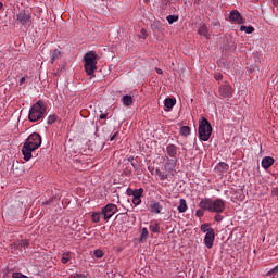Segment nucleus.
I'll return each instance as SVG.
<instances>
[{"label": "nucleus", "instance_id": "obj_44", "mask_svg": "<svg viewBox=\"0 0 278 278\" xmlns=\"http://www.w3.org/2000/svg\"><path fill=\"white\" fill-rule=\"evenodd\" d=\"M160 177H161V181L168 179V175L166 174H161Z\"/></svg>", "mask_w": 278, "mask_h": 278}, {"label": "nucleus", "instance_id": "obj_50", "mask_svg": "<svg viewBox=\"0 0 278 278\" xmlns=\"http://www.w3.org/2000/svg\"><path fill=\"white\" fill-rule=\"evenodd\" d=\"M24 83H25V77H22V78L20 79V86H23Z\"/></svg>", "mask_w": 278, "mask_h": 278}, {"label": "nucleus", "instance_id": "obj_39", "mask_svg": "<svg viewBox=\"0 0 278 278\" xmlns=\"http://www.w3.org/2000/svg\"><path fill=\"white\" fill-rule=\"evenodd\" d=\"M203 214H205V212H203V208H200L195 212V216H198V218H201Z\"/></svg>", "mask_w": 278, "mask_h": 278}, {"label": "nucleus", "instance_id": "obj_25", "mask_svg": "<svg viewBox=\"0 0 278 278\" xmlns=\"http://www.w3.org/2000/svg\"><path fill=\"white\" fill-rule=\"evenodd\" d=\"M166 21L169 23V25H173V23H177V21H179V15H168Z\"/></svg>", "mask_w": 278, "mask_h": 278}, {"label": "nucleus", "instance_id": "obj_23", "mask_svg": "<svg viewBox=\"0 0 278 278\" xmlns=\"http://www.w3.org/2000/svg\"><path fill=\"white\" fill-rule=\"evenodd\" d=\"M190 126H182L180 128V136H184L185 138H187V136H190Z\"/></svg>", "mask_w": 278, "mask_h": 278}, {"label": "nucleus", "instance_id": "obj_22", "mask_svg": "<svg viewBox=\"0 0 278 278\" xmlns=\"http://www.w3.org/2000/svg\"><path fill=\"white\" fill-rule=\"evenodd\" d=\"M186 210H188V204L186 203L185 199H180V204L178 206V212L180 214H184V212H186Z\"/></svg>", "mask_w": 278, "mask_h": 278}, {"label": "nucleus", "instance_id": "obj_15", "mask_svg": "<svg viewBox=\"0 0 278 278\" xmlns=\"http://www.w3.org/2000/svg\"><path fill=\"white\" fill-rule=\"evenodd\" d=\"M215 170H217V173H227V170H229V165L225 162H220L215 167Z\"/></svg>", "mask_w": 278, "mask_h": 278}, {"label": "nucleus", "instance_id": "obj_13", "mask_svg": "<svg viewBox=\"0 0 278 278\" xmlns=\"http://www.w3.org/2000/svg\"><path fill=\"white\" fill-rule=\"evenodd\" d=\"M176 166H177V163L175 162V160L167 157V161L165 162V169L168 173H173Z\"/></svg>", "mask_w": 278, "mask_h": 278}, {"label": "nucleus", "instance_id": "obj_1", "mask_svg": "<svg viewBox=\"0 0 278 278\" xmlns=\"http://www.w3.org/2000/svg\"><path fill=\"white\" fill-rule=\"evenodd\" d=\"M42 144V137H40V134L33 132L24 142V146L22 148V155H24L25 162H29L31 157V153L36 151Z\"/></svg>", "mask_w": 278, "mask_h": 278}, {"label": "nucleus", "instance_id": "obj_33", "mask_svg": "<svg viewBox=\"0 0 278 278\" xmlns=\"http://www.w3.org/2000/svg\"><path fill=\"white\" fill-rule=\"evenodd\" d=\"M150 231L153 233H160V224H155L154 226H150Z\"/></svg>", "mask_w": 278, "mask_h": 278}, {"label": "nucleus", "instance_id": "obj_46", "mask_svg": "<svg viewBox=\"0 0 278 278\" xmlns=\"http://www.w3.org/2000/svg\"><path fill=\"white\" fill-rule=\"evenodd\" d=\"M71 278H84V276L79 274H75V275H72Z\"/></svg>", "mask_w": 278, "mask_h": 278}, {"label": "nucleus", "instance_id": "obj_36", "mask_svg": "<svg viewBox=\"0 0 278 278\" xmlns=\"http://www.w3.org/2000/svg\"><path fill=\"white\" fill-rule=\"evenodd\" d=\"M139 38H142L143 40H147V29H141V35H139Z\"/></svg>", "mask_w": 278, "mask_h": 278}, {"label": "nucleus", "instance_id": "obj_51", "mask_svg": "<svg viewBox=\"0 0 278 278\" xmlns=\"http://www.w3.org/2000/svg\"><path fill=\"white\" fill-rule=\"evenodd\" d=\"M100 118L103 121V119H105V118H108V114H101L100 115Z\"/></svg>", "mask_w": 278, "mask_h": 278}, {"label": "nucleus", "instance_id": "obj_43", "mask_svg": "<svg viewBox=\"0 0 278 278\" xmlns=\"http://www.w3.org/2000/svg\"><path fill=\"white\" fill-rule=\"evenodd\" d=\"M215 220L217 223H220V220H223V215H220V214L215 215Z\"/></svg>", "mask_w": 278, "mask_h": 278}, {"label": "nucleus", "instance_id": "obj_14", "mask_svg": "<svg viewBox=\"0 0 278 278\" xmlns=\"http://www.w3.org/2000/svg\"><path fill=\"white\" fill-rule=\"evenodd\" d=\"M175 103H177V100L175 98L165 99V108L167 109V112H170V110L175 108Z\"/></svg>", "mask_w": 278, "mask_h": 278}, {"label": "nucleus", "instance_id": "obj_31", "mask_svg": "<svg viewBox=\"0 0 278 278\" xmlns=\"http://www.w3.org/2000/svg\"><path fill=\"white\" fill-rule=\"evenodd\" d=\"M58 121V115L53 114L48 117V125H53Z\"/></svg>", "mask_w": 278, "mask_h": 278}, {"label": "nucleus", "instance_id": "obj_17", "mask_svg": "<svg viewBox=\"0 0 278 278\" xmlns=\"http://www.w3.org/2000/svg\"><path fill=\"white\" fill-rule=\"evenodd\" d=\"M60 58H62V51L54 49L51 55V64H54L55 60H60Z\"/></svg>", "mask_w": 278, "mask_h": 278}, {"label": "nucleus", "instance_id": "obj_32", "mask_svg": "<svg viewBox=\"0 0 278 278\" xmlns=\"http://www.w3.org/2000/svg\"><path fill=\"white\" fill-rule=\"evenodd\" d=\"M92 222L93 223H99V220H101V214L100 213H93L91 215Z\"/></svg>", "mask_w": 278, "mask_h": 278}, {"label": "nucleus", "instance_id": "obj_26", "mask_svg": "<svg viewBox=\"0 0 278 278\" xmlns=\"http://www.w3.org/2000/svg\"><path fill=\"white\" fill-rule=\"evenodd\" d=\"M143 192H144V189H142V188L135 189L134 191H131V195L134 198H141Z\"/></svg>", "mask_w": 278, "mask_h": 278}, {"label": "nucleus", "instance_id": "obj_52", "mask_svg": "<svg viewBox=\"0 0 278 278\" xmlns=\"http://www.w3.org/2000/svg\"><path fill=\"white\" fill-rule=\"evenodd\" d=\"M127 162H130V163L134 162V156H128Z\"/></svg>", "mask_w": 278, "mask_h": 278}, {"label": "nucleus", "instance_id": "obj_53", "mask_svg": "<svg viewBox=\"0 0 278 278\" xmlns=\"http://www.w3.org/2000/svg\"><path fill=\"white\" fill-rule=\"evenodd\" d=\"M156 175H157L159 177H161V175H162V172H161L160 169H157V168H156Z\"/></svg>", "mask_w": 278, "mask_h": 278}, {"label": "nucleus", "instance_id": "obj_34", "mask_svg": "<svg viewBox=\"0 0 278 278\" xmlns=\"http://www.w3.org/2000/svg\"><path fill=\"white\" fill-rule=\"evenodd\" d=\"M151 29L153 31H160V22H154L152 25H151Z\"/></svg>", "mask_w": 278, "mask_h": 278}, {"label": "nucleus", "instance_id": "obj_49", "mask_svg": "<svg viewBox=\"0 0 278 278\" xmlns=\"http://www.w3.org/2000/svg\"><path fill=\"white\" fill-rule=\"evenodd\" d=\"M274 8H278V0H273Z\"/></svg>", "mask_w": 278, "mask_h": 278}, {"label": "nucleus", "instance_id": "obj_55", "mask_svg": "<svg viewBox=\"0 0 278 278\" xmlns=\"http://www.w3.org/2000/svg\"><path fill=\"white\" fill-rule=\"evenodd\" d=\"M62 70H58L56 73H54V76L58 77V75L61 73Z\"/></svg>", "mask_w": 278, "mask_h": 278}, {"label": "nucleus", "instance_id": "obj_30", "mask_svg": "<svg viewBox=\"0 0 278 278\" xmlns=\"http://www.w3.org/2000/svg\"><path fill=\"white\" fill-rule=\"evenodd\" d=\"M94 257H97L98 260H101V257H103L105 255V253L102 252L101 249H98L93 252Z\"/></svg>", "mask_w": 278, "mask_h": 278}, {"label": "nucleus", "instance_id": "obj_24", "mask_svg": "<svg viewBox=\"0 0 278 278\" xmlns=\"http://www.w3.org/2000/svg\"><path fill=\"white\" fill-rule=\"evenodd\" d=\"M240 31H245V34H253L255 28L253 26H240Z\"/></svg>", "mask_w": 278, "mask_h": 278}, {"label": "nucleus", "instance_id": "obj_27", "mask_svg": "<svg viewBox=\"0 0 278 278\" xmlns=\"http://www.w3.org/2000/svg\"><path fill=\"white\" fill-rule=\"evenodd\" d=\"M200 229L203 233H210V230L214 228H211V224H202Z\"/></svg>", "mask_w": 278, "mask_h": 278}, {"label": "nucleus", "instance_id": "obj_4", "mask_svg": "<svg viewBox=\"0 0 278 278\" xmlns=\"http://www.w3.org/2000/svg\"><path fill=\"white\" fill-rule=\"evenodd\" d=\"M41 112V114H47V105H45V101L38 100L31 108H30V118L33 121H36V116H34V113Z\"/></svg>", "mask_w": 278, "mask_h": 278}, {"label": "nucleus", "instance_id": "obj_45", "mask_svg": "<svg viewBox=\"0 0 278 278\" xmlns=\"http://www.w3.org/2000/svg\"><path fill=\"white\" fill-rule=\"evenodd\" d=\"M91 125L94 128V134H97V131H99V127H97V125H94V122H91Z\"/></svg>", "mask_w": 278, "mask_h": 278}, {"label": "nucleus", "instance_id": "obj_35", "mask_svg": "<svg viewBox=\"0 0 278 278\" xmlns=\"http://www.w3.org/2000/svg\"><path fill=\"white\" fill-rule=\"evenodd\" d=\"M277 273H278V265L267 273V277H273V275H277Z\"/></svg>", "mask_w": 278, "mask_h": 278}, {"label": "nucleus", "instance_id": "obj_38", "mask_svg": "<svg viewBox=\"0 0 278 278\" xmlns=\"http://www.w3.org/2000/svg\"><path fill=\"white\" fill-rule=\"evenodd\" d=\"M132 203L134 205H140V203H142V200L140 198H134Z\"/></svg>", "mask_w": 278, "mask_h": 278}, {"label": "nucleus", "instance_id": "obj_21", "mask_svg": "<svg viewBox=\"0 0 278 278\" xmlns=\"http://www.w3.org/2000/svg\"><path fill=\"white\" fill-rule=\"evenodd\" d=\"M122 101L124 105H126V108H130V105H134V98H131V96H124L122 98Z\"/></svg>", "mask_w": 278, "mask_h": 278}, {"label": "nucleus", "instance_id": "obj_9", "mask_svg": "<svg viewBox=\"0 0 278 278\" xmlns=\"http://www.w3.org/2000/svg\"><path fill=\"white\" fill-rule=\"evenodd\" d=\"M212 212H215L216 214L225 212V201H223V199L213 201Z\"/></svg>", "mask_w": 278, "mask_h": 278}, {"label": "nucleus", "instance_id": "obj_28", "mask_svg": "<svg viewBox=\"0 0 278 278\" xmlns=\"http://www.w3.org/2000/svg\"><path fill=\"white\" fill-rule=\"evenodd\" d=\"M62 264H68L71 262V252H66L63 254V257L61 258Z\"/></svg>", "mask_w": 278, "mask_h": 278}, {"label": "nucleus", "instance_id": "obj_11", "mask_svg": "<svg viewBox=\"0 0 278 278\" xmlns=\"http://www.w3.org/2000/svg\"><path fill=\"white\" fill-rule=\"evenodd\" d=\"M199 207H201V210H206L207 212H212V207H213L212 199H207V198L202 199L199 203Z\"/></svg>", "mask_w": 278, "mask_h": 278}, {"label": "nucleus", "instance_id": "obj_19", "mask_svg": "<svg viewBox=\"0 0 278 278\" xmlns=\"http://www.w3.org/2000/svg\"><path fill=\"white\" fill-rule=\"evenodd\" d=\"M167 155H169V157H175V155H177V146L175 144L167 146Z\"/></svg>", "mask_w": 278, "mask_h": 278}, {"label": "nucleus", "instance_id": "obj_56", "mask_svg": "<svg viewBox=\"0 0 278 278\" xmlns=\"http://www.w3.org/2000/svg\"><path fill=\"white\" fill-rule=\"evenodd\" d=\"M3 9V2H0V10Z\"/></svg>", "mask_w": 278, "mask_h": 278}, {"label": "nucleus", "instance_id": "obj_42", "mask_svg": "<svg viewBox=\"0 0 278 278\" xmlns=\"http://www.w3.org/2000/svg\"><path fill=\"white\" fill-rule=\"evenodd\" d=\"M118 138V132H115L111 138L110 141L114 142V140H116Z\"/></svg>", "mask_w": 278, "mask_h": 278}, {"label": "nucleus", "instance_id": "obj_16", "mask_svg": "<svg viewBox=\"0 0 278 278\" xmlns=\"http://www.w3.org/2000/svg\"><path fill=\"white\" fill-rule=\"evenodd\" d=\"M150 210L153 214H160L162 212V205L160 202H154L150 205Z\"/></svg>", "mask_w": 278, "mask_h": 278}, {"label": "nucleus", "instance_id": "obj_7", "mask_svg": "<svg viewBox=\"0 0 278 278\" xmlns=\"http://www.w3.org/2000/svg\"><path fill=\"white\" fill-rule=\"evenodd\" d=\"M229 21L232 23H238V25H244L245 21L244 17H242V14H240V11L232 10L229 15Z\"/></svg>", "mask_w": 278, "mask_h": 278}, {"label": "nucleus", "instance_id": "obj_58", "mask_svg": "<svg viewBox=\"0 0 278 278\" xmlns=\"http://www.w3.org/2000/svg\"><path fill=\"white\" fill-rule=\"evenodd\" d=\"M144 1V3H149L151 0H143Z\"/></svg>", "mask_w": 278, "mask_h": 278}, {"label": "nucleus", "instance_id": "obj_10", "mask_svg": "<svg viewBox=\"0 0 278 278\" xmlns=\"http://www.w3.org/2000/svg\"><path fill=\"white\" fill-rule=\"evenodd\" d=\"M17 21L21 25H29L31 23V15L25 11H22L17 14Z\"/></svg>", "mask_w": 278, "mask_h": 278}, {"label": "nucleus", "instance_id": "obj_47", "mask_svg": "<svg viewBox=\"0 0 278 278\" xmlns=\"http://www.w3.org/2000/svg\"><path fill=\"white\" fill-rule=\"evenodd\" d=\"M271 192H273V194H276V197H278V187L274 188Z\"/></svg>", "mask_w": 278, "mask_h": 278}, {"label": "nucleus", "instance_id": "obj_29", "mask_svg": "<svg viewBox=\"0 0 278 278\" xmlns=\"http://www.w3.org/2000/svg\"><path fill=\"white\" fill-rule=\"evenodd\" d=\"M147 238H149V230L147 228H142L140 242H143V240H147Z\"/></svg>", "mask_w": 278, "mask_h": 278}, {"label": "nucleus", "instance_id": "obj_48", "mask_svg": "<svg viewBox=\"0 0 278 278\" xmlns=\"http://www.w3.org/2000/svg\"><path fill=\"white\" fill-rule=\"evenodd\" d=\"M155 71H156L157 75H163V73H164L161 68H155Z\"/></svg>", "mask_w": 278, "mask_h": 278}, {"label": "nucleus", "instance_id": "obj_6", "mask_svg": "<svg viewBox=\"0 0 278 278\" xmlns=\"http://www.w3.org/2000/svg\"><path fill=\"white\" fill-rule=\"evenodd\" d=\"M219 94L224 97V99H231V97H233V88L231 85H222L219 87Z\"/></svg>", "mask_w": 278, "mask_h": 278}, {"label": "nucleus", "instance_id": "obj_5", "mask_svg": "<svg viewBox=\"0 0 278 278\" xmlns=\"http://www.w3.org/2000/svg\"><path fill=\"white\" fill-rule=\"evenodd\" d=\"M116 212H118V206H116V204H112V203L106 204L102 208V215L104 216V220H108L109 218L114 216Z\"/></svg>", "mask_w": 278, "mask_h": 278}, {"label": "nucleus", "instance_id": "obj_57", "mask_svg": "<svg viewBox=\"0 0 278 278\" xmlns=\"http://www.w3.org/2000/svg\"><path fill=\"white\" fill-rule=\"evenodd\" d=\"M131 166H132L134 168H136V164H135L134 161L131 162Z\"/></svg>", "mask_w": 278, "mask_h": 278}, {"label": "nucleus", "instance_id": "obj_18", "mask_svg": "<svg viewBox=\"0 0 278 278\" xmlns=\"http://www.w3.org/2000/svg\"><path fill=\"white\" fill-rule=\"evenodd\" d=\"M34 116L35 119H31V110H29L28 119L30 121V123H36L37 121H40V118H42L45 115L42 114V112H35Z\"/></svg>", "mask_w": 278, "mask_h": 278}, {"label": "nucleus", "instance_id": "obj_40", "mask_svg": "<svg viewBox=\"0 0 278 278\" xmlns=\"http://www.w3.org/2000/svg\"><path fill=\"white\" fill-rule=\"evenodd\" d=\"M214 78L216 79V81H220V79H223V74L216 73L214 74Z\"/></svg>", "mask_w": 278, "mask_h": 278}, {"label": "nucleus", "instance_id": "obj_37", "mask_svg": "<svg viewBox=\"0 0 278 278\" xmlns=\"http://www.w3.org/2000/svg\"><path fill=\"white\" fill-rule=\"evenodd\" d=\"M20 247H22V248L29 247V241H27V240H21V241H20Z\"/></svg>", "mask_w": 278, "mask_h": 278}, {"label": "nucleus", "instance_id": "obj_3", "mask_svg": "<svg viewBox=\"0 0 278 278\" xmlns=\"http://www.w3.org/2000/svg\"><path fill=\"white\" fill-rule=\"evenodd\" d=\"M97 58H99L94 51H89L85 54V71L87 75L92 76L94 75V71H97Z\"/></svg>", "mask_w": 278, "mask_h": 278}, {"label": "nucleus", "instance_id": "obj_54", "mask_svg": "<svg viewBox=\"0 0 278 278\" xmlns=\"http://www.w3.org/2000/svg\"><path fill=\"white\" fill-rule=\"evenodd\" d=\"M131 192H134V190H131V189H128V190H127V194H128L129 197H131Z\"/></svg>", "mask_w": 278, "mask_h": 278}, {"label": "nucleus", "instance_id": "obj_20", "mask_svg": "<svg viewBox=\"0 0 278 278\" xmlns=\"http://www.w3.org/2000/svg\"><path fill=\"white\" fill-rule=\"evenodd\" d=\"M198 34L200 36H205V38H210V34L207 30V26L205 24H203L202 26H200V28L198 29Z\"/></svg>", "mask_w": 278, "mask_h": 278}, {"label": "nucleus", "instance_id": "obj_8", "mask_svg": "<svg viewBox=\"0 0 278 278\" xmlns=\"http://www.w3.org/2000/svg\"><path fill=\"white\" fill-rule=\"evenodd\" d=\"M216 238V232L214 229L208 230L204 237V244L207 249H212L214 247V240Z\"/></svg>", "mask_w": 278, "mask_h": 278}, {"label": "nucleus", "instance_id": "obj_2", "mask_svg": "<svg viewBox=\"0 0 278 278\" xmlns=\"http://www.w3.org/2000/svg\"><path fill=\"white\" fill-rule=\"evenodd\" d=\"M212 124H210V121H207V118L203 117L200 121L198 128L200 140H202L203 142H207V140H210V138L212 137Z\"/></svg>", "mask_w": 278, "mask_h": 278}, {"label": "nucleus", "instance_id": "obj_41", "mask_svg": "<svg viewBox=\"0 0 278 278\" xmlns=\"http://www.w3.org/2000/svg\"><path fill=\"white\" fill-rule=\"evenodd\" d=\"M55 198H50L49 200H47L46 202H42V205H51L53 203V200Z\"/></svg>", "mask_w": 278, "mask_h": 278}, {"label": "nucleus", "instance_id": "obj_12", "mask_svg": "<svg viewBox=\"0 0 278 278\" xmlns=\"http://www.w3.org/2000/svg\"><path fill=\"white\" fill-rule=\"evenodd\" d=\"M275 164V159L273 156H265L262 160V166L265 168V170H268L270 166Z\"/></svg>", "mask_w": 278, "mask_h": 278}]
</instances>
